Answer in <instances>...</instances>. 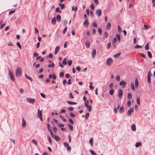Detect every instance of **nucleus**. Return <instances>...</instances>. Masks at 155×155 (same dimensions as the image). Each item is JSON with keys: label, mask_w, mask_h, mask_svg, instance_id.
<instances>
[{"label": "nucleus", "mask_w": 155, "mask_h": 155, "mask_svg": "<svg viewBox=\"0 0 155 155\" xmlns=\"http://www.w3.org/2000/svg\"><path fill=\"white\" fill-rule=\"evenodd\" d=\"M134 111V108L132 107H131L130 109L129 110L127 113V115L128 116H130L131 115V113Z\"/></svg>", "instance_id": "obj_9"}, {"label": "nucleus", "mask_w": 155, "mask_h": 155, "mask_svg": "<svg viewBox=\"0 0 155 155\" xmlns=\"http://www.w3.org/2000/svg\"><path fill=\"white\" fill-rule=\"evenodd\" d=\"M60 49V47L59 46H57L56 47L55 50V54H57V53L59 51Z\"/></svg>", "instance_id": "obj_13"}, {"label": "nucleus", "mask_w": 155, "mask_h": 155, "mask_svg": "<svg viewBox=\"0 0 155 155\" xmlns=\"http://www.w3.org/2000/svg\"><path fill=\"white\" fill-rule=\"evenodd\" d=\"M54 64L53 63H52L51 64H48V67L49 68L53 67H54Z\"/></svg>", "instance_id": "obj_45"}, {"label": "nucleus", "mask_w": 155, "mask_h": 155, "mask_svg": "<svg viewBox=\"0 0 155 155\" xmlns=\"http://www.w3.org/2000/svg\"><path fill=\"white\" fill-rule=\"evenodd\" d=\"M72 60H70L68 62V64L69 66H71L72 64Z\"/></svg>", "instance_id": "obj_62"}, {"label": "nucleus", "mask_w": 155, "mask_h": 155, "mask_svg": "<svg viewBox=\"0 0 155 155\" xmlns=\"http://www.w3.org/2000/svg\"><path fill=\"white\" fill-rule=\"evenodd\" d=\"M67 26H66L64 28V29L63 32V33L64 34L66 33V31H67Z\"/></svg>", "instance_id": "obj_61"}, {"label": "nucleus", "mask_w": 155, "mask_h": 155, "mask_svg": "<svg viewBox=\"0 0 155 155\" xmlns=\"http://www.w3.org/2000/svg\"><path fill=\"white\" fill-rule=\"evenodd\" d=\"M72 10L73 11H74L76 12L77 10V7H74V6L72 7Z\"/></svg>", "instance_id": "obj_41"}, {"label": "nucleus", "mask_w": 155, "mask_h": 155, "mask_svg": "<svg viewBox=\"0 0 155 155\" xmlns=\"http://www.w3.org/2000/svg\"><path fill=\"white\" fill-rule=\"evenodd\" d=\"M147 53L148 55V57H149V58H151L152 57V54L151 53V52L149 51H148L147 52Z\"/></svg>", "instance_id": "obj_29"}, {"label": "nucleus", "mask_w": 155, "mask_h": 155, "mask_svg": "<svg viewBox=\"0 0 155 155\" xmlns=\"http://www.w3.org/2000/svg\"><path fill=\"white\" fill-rule=\"evenodd\" d=\"M116 36L118 41H120V35L118 34H117L116 35Z\"/></svg>", "instance_id": "obj_38"}, {"label": "nucleus", "mask_w": 155, "mask_h": 155, "mask_svg": "<svg viewBox=\"0 0 155 155\" xmlns=\"http://www.w3.org/2000/svg\"><path fill=\"white\" fill-rule=\"evenodd\" d=\"M93 140L92 138L90 139L89 140V142L91 146H93Z\"/></svg>", "instance_id": "obj_31"}, {"label": "nucleus", "mask_w": 155, "mask_h": 155, "mask_svg": "<svg viewBox=\"0 0 155 155\" xmlns=\"http://www.w3.org/2000/svg\"><path fill=\"white\" fill-rule=\"evenodd\" d=\"M59 6H61V9H63L64 8L65 5L64 4H61V3H60L59 4Z\"/></svg>", "instance_id": "obj_32"}, {"label": "nucleus", "mask_w": 155, "mask_h": 155, "mask_svg": "<svg viewBox=\"0 0 155 155\" xmlns=\"http://www.w3.org/2000/svg\"><path fill=\"white\" fill-rule=\"evenodd\" d=\"M68 127L71 130H73V127L72 125H70L69 124H68Z\"/></svg>", "instance_id": "obj_33"}, {"label": "nucleus", "mask_w": 155, "mask_h": 155, "mask_svg": "<svg viewBox=\"0 0 155 155\" xmlns=\"http://www.w3.org/2000/svg\"><path fill=\"white\" fill-rule=\"evenodd\" d=\"M105 38H106L108 37V33L107 31H106L104 33Z\"/></svg>", "instance_id": "obj_58"}, {"label": "nucleus", "mask_w": 155, "mask_h": 155, "mask_svg": "<svg viewBox=\"0 0 155 155\" xmlns=\"http://www.w3.org/2000/svg\"><path fill=\"white\" fill-rule=\"evenodd\" d=\"M48 140H49V142L50 144H51L52 143V141L51 138H50V136H48Z\"/></svg>", "instance_id": "obj_53"}, {"label": "nucleus", "mask_w": 155, "mask_h": 155, "mask_svg": "<svg viewBox=\"0 0 155 155\" xmlns=\"http://www.w3.org/2000/svg\"><path fill=\"white\" fill-rule=\"evenodd\" d=\"M91 8L92 10H94V5L93 4H91Z\"/></svg>", "instance_id": "obj_56"}, {"label": "nucleus", "mask_w": 155, "mask_h": 155, "mask_svg": "<svg viewBox=\"0 0 155 155\" xmlns=\"http://www.w3.org/2000/svg\"><path fill=\"white\" fill-rule=\"evenodd\" d=\"M92 24H93V26L95 27H96V28L97 27V25L96 22H93L92 23Z\"/></svg>", "instance_id": "obj_52"}, {"label": "nucleus", "mask_w": 155, "mask_h": 155, "mask_svg": "<svg viewBox=\"0 0 155 155\" xmlns=\"http://www.w3.org/2000/svg\"><path fill=\"white\" fill-rule=\"evenodd\" d=\"M21 75V70L18 67L16 70V77H20Z\"/></svg>", "instance_id": "obj_1"}, {"label": "nucleus", "mask_w": 155, "mask_h": 155, "mask_svg": "<svg viewBox=\"0 0 155 155\" xmlns=\"http://www.w3.org/2000/svg\"><path fill=\"white\" fill-rule=\"evenodd\" d=\"M90 151L92 155H97V154H96V153H95L94 152V151H93V150H90Z\"/></svg>", "instance_id": "obj_39"}, {"label": "nucleus", "mask_w": 155, "mask_h": 155, "mask_svg": "<svg viewBox=\"0 0 155 155\" xmlns=\"http://www.w3.org/2000/svg\"><path fill=\"white\" fill-rule=\"evenodd\" d=\"M142 47V46H140L139 45H137L135 46H134V48H141Z\"/></svg>", "instance_id": "obj_46"}, {"label": "nucleus", "mask_w": 155, "mask_h": 155, "mask_svg": "<svg viewBox=\"0 0 155 155\" xmlns=\"http://www.w3.org/2000/svg\"><path fill=\"white\" fill-rule=\"evenodd\" d=\"M124 111V107L123 106H121L120 107V109L119 112H120V113L122 114L123 112Z\"/></svg>", "instance_id": "obj_25"}, {"label": "nucleus", "mask_w": 155, "mask_h": 155, "mask_svg": "<svg viewBox=\"0 0 155 155\" xmlns=\"http://www.w3.org/2000/svg\"><path fill=\"white\" fill-rule=\"evenodd\" d=\"M47 127L48 128V130L49 131L50 133L52 132V130H51V129L50 128V124H47Z\"/></svg>", "instance_id": "obj_24"}, {"label": "nucleus", "mask_w": 155, "mask_h": 155, "mask_svg": "<svg viewBox=\"0 0 155 155\" xmlns=\"http://www.w3.org/2000/svg\"><path fill=\"white\" fill-rule=\"evenodd\" d=\"M16 45H17V46L20 49H21V45L20 44V43H19V42H18L17 43H16Z\"/></svg>", "instance_id": "obj_37"}, {"label": "nucleus", "mask_w": 155, "mask_h": 155, "mask_svg": "<svg viewBox=\"0 0 155 155\" xmlns=\"http://www.w3.org/2000/svg\"><path fill=\"white\" fill-rule=\"evenodd\" d=\"M25 77H26V78L27 79L30 80L31 81V82H32V78H31V77L28 76L26 75V74H25Z\"/></svg>", "instance_id": "obj_34"}, {"label": "nucleus", "mask_w": 155, "mask_h": 155, "mask_svg": "<svg viewBox=\"0 0 155 155\" xmlns=\"http://www.w3.org/2000/svg\"><path fill=\"white\" fill-rule=\"evenodd\" d=\"M53 129L54 131L56 133L57 132V128H56V127H53Z\"/></svg>", "instance_id": "obj_60"}, {"label": "nucleus", "mask_w": 155, "mask_h": 155, "mask_svg": "<svg viewBox=\"0 0 155 155\" xmlns=\"http://www.w3.org/2000/svg\"><path fill=\"white\" fill-rule=\"evenodd\" d=\"M63 63L65 65L67 64V62L66 61V58H65L64 59L63 61Z\"/></svg>", "instance_id": "obj_40"}, {"label": "nucleus", "mask_w": 155, "mask_h": 155, "mask_svg": "<svg viewBox=\"0 0 155 155\" xmlns=\"http://www.w3.org/2000/svg\"><path fill=\"white\" fill-rule=\"evenodd\" d=\"M141 145V143L140 142H137V143H136V144H135V147H138L139 146H140Z\"/></svg>", "instance_id": "obj_27"}, {"label": "nucleus", "mask_w": 155, "mask_h": 155, "mask_svg": "<svg viewBox=\"0 0 155 155\" xmlns=\"http://www.w3.org/2000/svg\"><path fill=\"white\" fill-rule=\"evenodd\" d=\"M88 20L87 19L85 20V21L84 22L83 25L85 27H87L89 25Z\"/></svg>", "instance_id": "obj_12"}, {"label": "nucleus", "mask_w": 155, "mask_h": 155, "mask_svg": "<svg viewBox=\"0 0 155 155\" xmlns=\"http://www.w3.org/2000/svg\"><path fill=\"white\" fill-rule=\"evenodd\" d=\"M131 129L132 131H135L136 130V127L135 124H132L131 126Z\"/></svg>", "instance_id": "obj_15"}, {"label": "nucleus", "mask_w": 155, "mask_h": 155, "mask_svg": "<svg viewBox=\"0 0 155 155\" xmlns=\"http://www.w3.org/2000/svg\"><path fill=\"white\" fill-rule=\"evenodd\" d=\"M96 54V51L95 49H94L92 52V57L93 58H94Z\"/></svg>", "instance_id": "obj_14"}, {"label": "nucleus", "mask_w": 155, "mask_h": 155, "mask_svg": "<svg viewBox=\"0 0 155 155\" xmlns=\"http://www.w3.org/2000/svg\"><path fill=\"white\" fill-rule=\"evenodd\" d=\"M111 28V24L110 22H108L107 23L106 26V28L108 30H110Z\"/></svg>", "instance_id": "obj_19"}, {"label": "nucleus", "mask_w": 155, "mask_h": 155, "mask_svg": "<svg viewBox=\"0 0 155 155\" xmlns=\"http://www.w3.org/2000/svg\"><path fill=\"white\" fill-rule=\"evenodd\" d=\"M137 104L138 105H139L140 104V100L139 98L138 97H137Z\"/></svg>", "instance_id": "obj_44"}, {"label": "nucleus", "mask_w": 155, "mask_h": 155, "mask_svg": "<svg viewBox=\"0 0 155 155\" xmlns=\"http://www.w3.org/2000/svg\"><path fill=\"white\" fill-rule=\"evenodd\" d=\"M56 23V19L54 17V18H52V21H51V23L53 24L54 25Z\"/></svg>", "instance_id": "obj_22"}, {"label": "nucleus", "mask_w": 155, "mask_h": 155, "mask_svg": "<svg viewBox=\"0 0 155 155\" xmlns=\"http://www.w3.org/2000/svg\"><path fill=\"white\" fill-rule=\"evenodd\" d=\"M109 93L111 95H112L114 93V90L113 88H112L110 89L109 91Z\"/></svg>", "instance_id": "obj_30"}, {"label": "nucleus", "mask_w": 155, "mask_h": 155, "mask_svg": "<svg viewBox=\"0 0 155 155\" xmlns=\"http://www.w3.org/2000/svg\"><path fill=\"white\" fill-rule=\"evenodd\" d=\"M64 73L63 72H61V73L60 74V77L61 78L63 77L64 76Z\"/></svg>", "instance_id": "obj_47"}, {"label": "nucleus", "mask_w": 155, "mask_h": 155, "mask_svg": "<svg viewBox=\"0 0 155 155\" xmlns=\"http://www.w3.org/2000/svg\"><path fill=\"white\" fill-rule=\"evenodd\" d=\"M113 61L112 58H110L107 59L106 64L108 66H110L112 64Z\"/></svg>", "instance_id": "obj_2"}, {"label": "nucleus", "mask_w": 155, "mask_h": 155, "mask_svg": "<svg viewBox=\"0 0 155 155\" xmlns=\"http://www.w3.org/2000/svg\"><path fill=\"white\" fill-rule=\"evenodd\" d=\"M118 97L120 99L123 96V91L121 89H119L118 91Z\"/></svg>", "instance_id": "obj_8"}, {"label": "nucleus", "mask_w": 155, "mask_h": 155, "mask_svg": "<svg viewBox=\"0 0 155 155\" xmlns=\"http://www.w3.org/2000/svg\"><path fill=\"white\" fill-rule=\"evenodd\" d=\"M32 142L33 143L35 144L36 146L38 145V143L35 140H33L32 141Z\"/></svg>", "instance_id": "obj_48"}, {"label": "nucleus", "mask_w": 155, "mask_h": 155, "mask_svg": "<svg viewBox=\"0 0 155 155\" xmlns=\"http://www.w3.org/2000/svg\"><path fill=\"white\" fill-rule=\"evenodd\" d=\"M63 144L64 146L66 147L69 146L68 143L67 142H64L63 143Z\"/></svg>", "instance_id": "obj_54"}, {"label": "nucleus", "mask_w": 155, "mask_h": 155, "mask_svg": "<svg viewBox=\"0 0 155 155\" xmlns=\"http://www.w3.org/2000/svg\"><path fill=\"white\" fill-rule=\"evenodd\" d=\"M52 78L54 80H55L56 78V77L54 73L52 74Z\"/></svg>", "instance_id": "obj_59"}, {"label": "nucleus", "mask_w": 155, "mask_h": 155, "mask_svg": "<svg viewBox=\"0 0 155 155\" xmlns=\"http://www.w3.org/2000/svg\"><path fill=\"white\" fill-rule=\"evenodd\" d=\"M121 54V53L120 52L118 53L117 54H115L114 55V57L116 58H117L119 57V56Z\"/></svg>", "instance_id": "obj_28"}, {"label": "nucleus", "mask_w": 155, "mask_h": 155, "mask_svg": "<svg viewBox=\"0 0 155 155\" xmlns=\"http://www.w3.org/2000/svg\"><path fill=\"white\" fill-rule=\"evenodd\" d=\"M85 45L87 48H88L90 46V43L89 41H87L85 42Z\"/></svg>", "instance_id": "obj_26"}, {"label": "nucleus", "mask_w": 155, "mask_h": 155, "mask_svg": "<svg viewBox=\"0 0 155 155\" xmlns=\"http://www.w3.org/2000/svg\"><path fill=\"white\" fill-rule=\"evenodd\" d=\"M150 77H151V73L150 71H149L148 74L147 81L149 83L150 82Z\"/></svg>", "instance_id": "obj_10"}, {"label": "nucleus", "mask_w": 155, "mask_h": 155, "mask_svg": "<svg viewBox=\"0 0 155 155\" xmlns=\"http://www.w3.org/2000/svg\"><path fill=\"white\" fill-rule=\"evenodd\" d=\"M70 116L72 117H75V115L74 114H73L72 112H71L70 113Z\"/></svg>", "instance_id": "obj_64"}, {"label": "nucleus", "mask_w": 155, "mask_h": 155, "mask_svg": "<svg viewBox=\"0 0 155 155\" xmlns=\"http://www.w3.org/2000/svg\"><path fill=\"white\" fill-rule=\"evenodd\" d=\"M89 114L88 113H86L85 116V119L86 120H87L88 119V118L89 116Z\"/></svg>", "instance_id": "obj_42"}, {"label": "nucleus", "mask_w": 155, "mask_h": 155, "mask_svg": "<svg viewBox=\"0 0 155 155\" xmlns=\"http://www.w3.org/2000/svg\"><path fill=\"white\" fill-rule=\"evenodd\" d=\"M135 86L136 88H137L138 86L139 83L137 78H136L135 80Z\"/></svg>", "instance_id": "obj_16"}, {"label": "nucleus", "mask_w": 155, "mask_h": 155, "mask_svg": "<svg viewBox=\"0 0 155 155\" xmlns=\"http://www.w3.org/2000/svg\"><path fill=\"white\" fill-rule=\"evenodd\" d=\"M59 117L64 122H65L66 121V120L62 115H60Z\"/></svg>", "instance_id": "obj_23"}, {"label": "nucleus", "mask_w": 155, "mask_h": 155, "mask_svg": "<svg viewBox=\"0 0 155 155\" xmlns=\"http://www.w3.org/2000/svg\"><path fill=\"white\" fill-rule=\"evenodd\" d=\"M67 102L68 104H70V105H72V104L75 105V104H77V103L75 102H72V101H67Z\"/></svg>", "instance_id": "obj_18"}, {"label": "nucleus", "mask_w": 155, "mask_h": 155, "mask_svg": "<svg viewBox=\"0 0 155 155\" xmlns=\"http://www.w3.org/2000/svg\"><path fill=\"white\" fill-rule=\"evenodd\" d=\"M9 75L10 76V79L13 81L15 80V78H14V75L13 73L11 72L9 70L8 71Z\"/></svg>", "instance_id": "obj_6"}, {"label": "nucleus", "mask_w": 155, "mask_h": 155, "mask_svg": "<svg viewBox=\"0 0 155 155\" xmlns=\"http://www.w3.org/2000/svg\"><path fill=\"white\" fill-rule=\"evenodd\" d=\"M98 32L100 35H101L102 32V31L100 28H99L98 29Z\"/></svg>", "instance_id": "obj_63"}, {"label": "nucleus", "mask_w": 155, "mask_h": 155, "mask_svg": "<svg viewBox=\"0 0 155 155\" xmlns=\"http://www.w3.org/2000/svg\"><path fill=\"white\" fill-rule=\"evenodd\" d=\"M57 20L58 22H59L61 20V17L60 15H58L56 17Z\"/></svg>", "instance_id": "obj_21"}, {"label": "nucleus", "mask_w": 155, "mask_h": 155, "mask_svg": "<svg viewBox=\"0 0 155 155\" xmlns=\"http://www.w3.org/2000/svg\"><path fill=\"white\" fill-rule=\"evenodd\" d=\"M56 11L57 12H59L60 13L61 12V11L60 10L59 8H57L56 9Z\"/></svg>", "instance_id": "obj_57"}, {"label": "nucleus", "mask_w": 155, "mask_h": 155, "mask_svg": "<svg viewBox=\"0 0 155 155\" xmlns=\"http://www.w3.org/2000/svg\"><path fill=\"white\" fill-rule=\"evenodd\" d=\"M88 100H87V101H85L84 103V105L85 107L87 108V110L89 111H91V105H88Z\"/></svg>", "instance_id": "obj_3"}, {"label": "nucleus", "mask_w": 155, "mask_h": 155, "mask_svg": "<svg viewBox=\"0 0 155 155\" xmlns=\"http://www.w3.org/2000/svg\"><path fill=\"white\" fill-rule=\"evenodd\" d=\"M68 121L71 124H74V121H73V120L71 118H69L68 119Z\"/></svg>", "instance_id": "obj_43"}, {"label": "nucleus", "mask_w": 155, "mask_h": 155, "mask_svg": "<svg viewBox=\"0 0 155 155\" xmlns=\"http://www.w3.org/2000/svg\"><path fill=\"white\" fill-rule=\"evenodd\" d=\"M132 97V94L131 93H128L127 94V98L129 99H130Z\"/></svg>", "instance_id": "obj_35"}, {"label": "nucleus", "mask_w": 155, "mask_h": 155, "mask_svg": "<svg viewBox=\"0 0 155 155\" xmlns=\"http://www.w3.org/2000/svg\"><path fill=\"white\" fill-rule=\"evenodd\" d=\"M131 85V88L132 89L133 91H134L135 90V88L134 86V83L133 82H131L130 84Z\"/></svg>", "instance_id": "obj_20"}, {"label": "nucleus", "mask_w": 155, "mask_h": 155, "mask_svg": "<svg viewBox=\"0 0 155 155\" xmlns=\"http://www.w3.org/2000/svg\"><path fill=\"white\" fill-rule=\"evenodd\" d=\"M118 30L120 32H122V28L120 26H118Z\"/></svg>", "instance_id": "obj_55"}, {"label": "nucleus", "mask_w": 155, "mask_h": 155, "mask_svg": "<svg viewBox=\"0 0 155 155\" xmlns=\"http://www.w3.org/2000/svg\"><path fill=\"white\" fill-rule=\"evenodd\" d=\"M117 41V38H114L113 40V43H116Z\"/></svg>", "instance_id": "obj_49"}, {"label": "nucleus", "mask_w": 155, "mask_h": 155, "mask_svg": "<svg viewBox=\"0 0 155 155\" xmlns=\"http://www.w3.org/2000/svg\"><path fill=\"white\" fill-rule=\"evenodd\" d=\"M50 134L52 137L53 138H54L55 137V136H56L55 134H53V132H51L50 133Z\"/></svg>", "instance_id": "obj_50"}, {"label": "nucleus", "mask_w": 155, "mask_h": 155, "mask_svg": "<svg viewBox=\"0 0 155 155\" xmlns=\"http://www.w3.org/2000/svg\"><path fill=\"white\" fill-rule=\"evenodd\" d=\"M50 134L52 137L53 138H54L55 137V136H56L55 134H53V132H51L50 133Z\"/></svg>", "instance_id": "obj_51"}, {"label": "nucleus", "mask_w": 155, "mask_h": 155, "mask_svg": "<svg viewBox=\"0 0 155 155\" xmlns=\"http://www.w3.org/2000/svg\"><path fill=\"white\" fill-rule=\"evenodd\" d=\"M38 116H39V118L41 121H42V112L41 110H40L39 109H38Z\"/></svg>", "instance_id": "obj_5"}, {"label": "nucleus", "mask_w": 155, "mask_h": 155, "mask_svg": "<svg viewBox=\"0 0 155 155\" xmlns=\"http://www.w3.org/2000/svg\"><path fill=\"white\" fill-rule=\"evenodd\" d=\"M96 14L97 17L101 16L102 14L101 10L100 9H97L96 12Z\"/></svg>", "instance_id": "obj_7"}, {"label": "nucleus", "mask_w": 155, "mask_h": 155, "mask_svg": "<svg viewBox=\"0 0 155 155\" xmlns=\"http://www.w3.org/2000/svg\"><path fill=\"white\" fill-rule=\"evenodd\" d=\"M119 85L122 86L124 87H125L126 85V82L124 81H121L120 82Z\"/></svg>", "instance_id": "obj_11"}, {"label": "nucleus", "mask_w": 155, "mask_h": 155, "mask_svg": "<svg viewBox=\"0 0 155 155\" xmlns=\"http://www.w3.org/2000/svg\"><path fill=\"white\" fill-rule=\"evenodd\" d=\"M26 100L28 102L32 104H34L35 101L34 98H27Z\"/></svg>", "instance_id": "obj_4"}, {"label": "nucleus", "mask_w": 155, "mask_h": 155, "mask_svg": "<svg viewBox=\"0 0 155 155\" xmlns=\"http://www.w3.org/2000/svg\"><path fill=\"white\" fill-rule=\"evenodd\" d=\"M54 139L56 141H58L60 140V137L58 136H55V137L54 138Z\"/></svg>", "instance_id": "obj_36"}, {"label": "nucleus", "mask_w": 155, "mask_h": 155, "mask_svg": "<svg viewBox=\"0 0 155 155\" xmlns=\"http://www.w3.org/2000/svg\"><path fill=\"white\" fill-rule=\"evenodd\" d=\"M26 124V121L24 120V118H22V126L23 127H25Z\"/></svg>", "instance_id": "obj_17"}]
</instances>
